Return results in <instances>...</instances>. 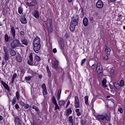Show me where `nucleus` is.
Instances as JSON below:
<instances>
[{
    "label": "nucleus",
    "instance_id": "nucleus-36",
    "mask_svg": "<svg viewBox=\"0 0 125 125\" xmlns=\"http://www.w3.org/2000/svg\"><path fill=\"white\" fill-rule=\"evenodd\" d=\"M4 41L5 42H8V41H9V37H8V35H7V34H5L4 35Z\"/></svg>",
    "mask_w": 125,
    "mask_h": 125
},
{
    "label": "nucleus",
    "instance_id": "nucleus-41",
    "mask_svg": "<svg viewBox=\"0 0 125 125\" xmlns=\"http://www.w3.org/2000/svg\"><path fill=\"white\" fill-rule=\"evenodd\" d=\"M52 103H53L54 105L55 104H57V101H56V99L55 98V97L53 96L52 98Z\"/></svg>",
    "mask_w": 125,
    "mask_h": 125
},
{
    "label": "nucleus",
    "instance_id": "nucleus-47",
    "mask_svg": "<svg viewBox=\"0 0 125 125\" xmlns=\"http://www.w3.org/2000/svg\"><path fill=\"white\" fill-rule=\"evenodd\" d=\"M54 105L55 106V108H54L55 110H60V108L59 107V106H58V104H56Z\"/></svg>",
    "mask_w": 125,
    "mask_h": 125
},
{
    "label": "nucleus",
    "instance_id": "nucleus-59",
    "mask_svg": "<svg viewBox=\"0 0 125 125\" xmlns=\"http://www.w3.org/2000/svg\"><path fill=\"white\" fill-rule=\"evenodd\" d=\"M95 66H96V64H92V65L91 66V68L92 70H95Z\"/></svg>",
    "mask_w": 125,
    "mask_h": 125
},
{
    "label": "nucleus",
    "instance_id": "nucleus-50",
    "mask_svg": "<svg viewBox=\"0 0 125 125\" xmlns=\"http://www.w3.org/2000/svg\"><path fill=\"white\" fill-rule=\"evenodd\" d=\"M23 107L24 109H29V107H30V105H29V104H25Z\"/></svg>",
    "mask_w": 125,
    "mask_h": 125
},
{
    "label": "nucleus",
    "instance_id": "nucleus-58",
    "mask_svg": "<svg viewBox=\"0 0 125 125\" xmlns=\"http://www.w3.org/2000/svg\"><path fill=\"white\" fill-rule=\"evenodd\" d=\"M89 21L90 22H93L94 21V19L93 18V17H89Z\"/></svg>",
    "mask_w": 125,
    "mask_h": 125
},
{
    "label": "nucleus",
    "instance_id": "nucleus-38",
    "mask_svg": "<svg viewBox=\"0 0 125 125\" xmlns=\"http://www.w3.org/2000/svg\"><path fill=\"white\" fill-rule=\"evenodd\" d=\"M64 46H65V44H64V43H61L60 44V49H61V50L62 51V52H64Z\"/></svg>",
    "mask_w": 125,
    "mask_h": 125
},
{
    "label": "nucleus",
    "instance_id": "nucleus-15",
    "mask_svg": "<svg viewBox=\"0 0 125 125\" xmlns=\"http://www.w3.org/2000/svg\"><path fill=\"white\" fill-rule=\"evenodd\" d=\"M73 113V111H72V108L71 107L67 109L66 110V112H65V116L66 117H69L71 114Z\"/></svg>",
    "mask_w": 125,
    "mask_h": 125
},
{
    "label": "nucleus",
    "instance_id": "nucleus-21",
    "mask_svg": "<svg viewBox=\"0 0 125 125\" xmlns=\"http://www.w3.org/2000/svg\"><path fill=\"white\" fill-rule=\"evenodd\" d=\"M21 42L22 44H24V45H25L26 46H28V44H29V42H28V39H26L25 38L21 40Z\"/></svg>",
    "mask_w": 125,
    "mask_h": 125
},
{
    "label": "nucleus",
    "instance_id": "nucleus-23",
    "mask_svg": "<svg viewBox=\"0 0 125 125\" xmlns=\"http://www.w3.org/2000/svg\"><path fill=\"white\" fill-rule=\"evenodd\" d=\"M33 15L36 19L40 18V13H39L38 10H35L33 13Z\"/></svg>",
    "mask_w": 125,
    "mask_h": 125
},
{
    "label": "nucleus",
    "instance_id": "nucleus-29",
    "mask_svg": "<svg viewBox=\"0 0 125 125\" xmlns=\"http://www.w3.org/2000/svg\"><path fill=\"white\" fill-rule=\"evenodd\" d=\"M107 80L106 79H104L102 82V84L103 85V87H104V88H106L107 87Z\"/></svg>",
    "mask_w": 125,
    "mask_h": 125
},
{
    "label": "nucleus",
    "instance_id": "nucleus-32",
    "mask_svg": "<svg viewBox=\"0 0 125 125\" xmlns=\"http://www.w3.org/2000/svg\"><path fill=\"white\" fill-rule=\"evenodd\" d=\"M65 102L64 100H62L59 101V105L60 107L64 106L65 105Z\"/></svg>",
    "mask_w": 125,
    "mask_h": 125
},
{
    "label": "nucleus",
    "instance_id": "nucleus-11",
    "mask_svg": "<svg viewBox=\"0 0 125 125\" xmlns=\"http://www.w3.org/2000/svg\"><path fill=\"white\" fill-rule=\"evenodd\" d=\"M1 84H2L3 86V87L6 89V90H7L8 91H9V86L8 84H7L5 82H3V81H0Z\"/></svg>",
    "mask_w": 125,
    "mask_h": 125
},
{
    "label": "nucleus",
    "instance_id": "nucleus-35",
    "mask_svg": "<svg viewBox=\"0 0 125 125\" xmlns=\"http://www.w3.org/2000/svg\"><path fill=\"white\" fill-rule=\"evenodd\" d=\"M18 13H19V14H22V13H23V7L21 6L18 7Z\"/></svg>",
    "mask_w": 125,
    "mask_h": 125
},
{
    "label": "nucleus",
    "instance_id": "nucleus-53",
    "mask_svg": "<svg viewBox=\"0 0 125 125\" xmlns=\"http://www.w3.org/2000/svg\"><path fill=\"white\" fill-rule=\"evenodd\" d=\"M109 55H104V57H103V59L104 60H108L109 59V57H108Z\"/></svg>",
    "mask_w": 125,
    "mask_h": 125
},
{
    "label": "nucleus",
    "instance_id": "nucleus-13",
    "mask_svg": "<svg viewBox=\"0 0 125 125\" xmlns=\"http://www.w3.org/2000/svg\"><path fill=\"white\" fill-rule=\"evenodd\" d=\"M14 122H15V125H22V123H21L20 118H19V117H15Z\"/></svg>",
    "mask_w": 125,
    "mask_h": 125
},
{
    "label": "nucleus",
    "instance_id": "nucleus-28",
    "mask_svg": "<svg viewBox=\"0 0 125 125\" xmlns=\"http://www.w3.org/2000/svg\"><path fill=\"white\" fill-rule=\"evenodd\" d=\"M46 71L48 74V77L50 79L51 78V71H50V69H49V67L48 65L46 66Z\"/></svg>",
    "mask_w": 125,
    "mask_h": 125
},
{
    "label": "nucleus",
    "instance_id": "nucleus-4",
    "mask_svg": "<svg viewBox=\"0 0 125 125\" xmlns=\"http://www.w3.org/2000/svg\"><path fill=\"white\" fill-rule=\"evenodd\" d=\"M96 72H97L98 74V77L103 75V67H102V64H101V63L98 62L97 63L96 66Z\"/></svg>",
    "mask_w": 125,
    "mask_h": 125
},
{
    "label": "nucleus",
    "instance_id": "nucleus-17",
    "mask_svg": "<svg viewBox=\"0 0 125 125\" xmlns=\"http://www.w3.org/2000/svg\"><path fill=\"white\" fill-rule=\"evenodd\" d=\"M104 52L106 53V55H110V54H111V49L109 47H108V46H105Z\"/></svg>",
    "mask_w": 125,
    "mask_h": 125
},
{
    "label": "nucleus",
    "instance_id": "nucleus-20",
    "mask_svg": "<svg viewBox=\"0 0 125 125\" xmlns=\"http://www.w3.org/2000/svg\"><path fill=\"white\" fill-rule=\"evenodd\" d=\"M10 55H11V56H15V55H16V51L14 50V48H10Z\"/></svg>",
    "mask_w": 125,
    "mask_h": 125
},
{
    "label": "nucleus",
    "instance_id": "nucleus-2",
    "mask_svg": "<svg viewBox=\"0 0 125 125\" xmlns=\"http://www.w3.org/2000/svg\"><path fill=\"white\" fill-rule=\"evenodd\" d=\"M79 25V15H74L71 18L69 30L71 32H74L76 29V26Z\"/></svg>",
    "mask_w": 125,
    "mask_h": 125
},
{
    "label": "nucleus",
    "instance_id": "nucleus-30",
    "mask_svg": "<svg viewBox=\"0 0 125 125\" xmlns=\"http://www.w3.org/2000/svg\"><path fill=\"white\" fill-rule=\"evenodd\" d=\"M17 78V73H14L13 75L12 80H11V83H14V81H15V79Z\"/></svg>",
    "mask_w": 125,
    "mask_h": 125
},
{
    "label": "nucleus",
    "instance_id": "nucleus-43",
    "mask_svg": "<svg viewBox=\"0 0 125 125\" xmlns=\"http://www.w3.org/2000/svg\"><path fill=\"white\" fill-rule=\"evenodd\" d=\"M119 85H120V86L121 87H123V86L125 85V82H124V80H120Z\"/></svg>",
    "mask_w": 125,
    "mask_h": 125
},
{
    "label": "nucleus",
    "instance_id": "nucleus-45",
    "mask_svg": "<svg viewBox=\"0 0 125 125\" xmlns=\"http://www.w3.org/2000/svg\"><path fill=\"white\" fill-rule=\"evenodd\" d=\"M118 110V112H120V114H123L124 113L123 107H119Z\"/></svg>",
    "mask_w": 125,
    "mask_h": 125
},
{
    "label": "nucleus",
    "instance_id": "nucleus-60",
    "mask_svg": "<svg viewBox=\"0 0 125 125\" xmlns=\"http://www.w3.org/2000/svg\"><path fill=\"white\" fill-rule=\"evenodd\" d=\"M20 104L21 105V106H22V107H23L24 106H25V103H24V102L23 101H21L20 102Z\"/></svg>",
    "mask_w": 125,
    "mask_h": 125
},
{
    "label": "nucleus",
    "instance_id": "nucleus-5",
    "mask_svg": "<svg viewBox=\"0 0 125 125\" xmlns=\"http://www.w3.org/2000/svg\"><path fill=\"white\" fill-rule=\"evenodd\" d=\"M34 58L33 57V53H30L29 54V60L27 61V63L30 66H34L35 64H34Z\"/></svg>",
    "mask_w": 125,
    "mask_h": 125
},
{
    "label": "nucleus",
    "instance_id": "nucleus-62",
    "mask_svg": "<svg viewBox=\"0 0 125 125\" xmlns=\"http://www.w3.org/2000/svg\"><path fill=\"white\" fill-rule=\"evenodd\" d=\"M109 87H110V89H114V86L112 85L111 84H109Z\"/></svg>",
    "mask_w": 125,
    "mask_h": 125
},
{
    "label": "nucleus",
    "instance_id": "nucleus-31",
    "mask_svg": "<svg viewBox=\"0 0 125 125\" xmlns=\"http://www.w3.org/2000/svg\"><path fill=\"white\" fill-rule=\"evenodd\" d=\"M68 121L71 125H74V119H73V116H70L68 117Z\"/></svg>",
    "mask_w": 125,
    "mask_h": 125
},
{
    "label": "nucleus",
    "instance_id": "nucleus-19",
    "mask_svg": "<svg viewBox=\"0 0 125 125\" xmlns=\"http://www.w3.org/2000/svg\"><path fill=\"white\" fill-rule=\"evenodd\" d=\"M83 23L84 27H87V25H88V19H87V18H84L83 19Z\"/></svg>",
    "mask_w": 125,
    "mask_h": 125
},
{
    "label": "nucleus",
    "instance_id": "nucleus-6",
    "mask_svg": "<svg viewBox=\"0 0 125 125\" xmlns=\"http://www.w3.org/2000/svg\"><path fill=\"white\" fill-rule=\"evenodd\" d=\"M41 47H42V45L41 44H33V50L34 52H35V53H39L41 50Z\"/></svg>",
    "mask_w": 125,
    "mask_h": 125
},
{
    "label": "nucleus",
    "instance_id": "nucleus-25",
    "mask_svg": "<svg viewBox=\"0 0 125 125\" xmlns=\"http://www.w3.org/2000/svg\"><path fill=\"white\" fill-rule=\"evenodd\" d=\"M4 59L6 63L8 61V60H9V53H6L4 54Z\"/></svg>",
    "mask_w": 125,
    "mask_h": 125
},
{
    "label": "nucleus",
    "instance_id": "nucleus-10",
    "mask_svg": "<svg viewBox=\"0 0 125 125\" xmlns=\"http://www.w3.org/2000/svg\"><path fill=\"white\" fill-rule=\"evenodd\" d=\"M33 44H41V38L39 36H36L33 40Z\"/></svg>",
    "mask_w": 125,
    "mask_h": 125
},
{
    "label": "nucleus",
    "instance_id": "nucleus-64",
    "mask_svg": "<svg viewBox=\"0 0 125 125\" xmlns=\"http://www.w3.org/2000/svg\"><path fill=\"white\" fill-rule=\"evenodd\" d=\"M53 53H56L57 52V49L56 48H54L53 49Z\"/></svg>",
    "mask_w": 125,
    "mask_h": 125
},
{
    "label": "nucleus",
    "instance_id": "nucleus-7",
    "mask_svg": "<svg viewBox=\"0 0 125 125\" xmlns=\"http://www.w3.org/2000/svg\"><path fill=\"white\" fill-rule=\"evenodd\" d=\"M74 106L75 108H80V99L78 96L74 97Z\"/></svg>",
    "mask_w": 125,
    "mask_h": 125
},
{
    "label": "nucleus",
    "instance_id": "nucleus-55",
    "mask_svg": "<svg viewBox=\"0 0 125 125\" xmlns=\"http://www.w3.org/2000/svg\"><path fill=\"white\" fill-rule=\"evenodd\" d=\"M42 88L43 89H46V85H45V83H43L42 85Z\"/></svg>",
    "mask_w": 125,
    "mask_h": 125
},
{
    "label": "nucleus",
    "instance_id": "nucleus-24",
    "mask_svg": "<svg viewBox=\"0 0 125 125\" xmlns=\"http://www.w3.org/2000/svg\"><path fill=\"white\" fill-rule=\"evenodd\" d=\"M20 21L22 24H23L24 25H26V23H27V19L25 17V16L22 17L20 20Z\"/></svg>",
    "mask_w": 125,
    "mask_h": 125
},
{
    "label": "nucleus",
    "instance_id": "nucleus-37",
    "mask_svg": "<svg viewBox=\"0 0 125 125\" xmlns=\"http://www.w3.org/2000/svg\"><path fill=\"white\" fill-rule=\"evenodd\" d=\"M3 50L4 53H8V48L6 46H3Z\"/></svg>",
    "mask_w": 125,
    "mask_h": 125
},
{
    "label": "nucleus",
    "instance_id": "nucleus-63",
    "mask_svg": "<svg viewBox=\"0 0 125 125\" xmlns=\"http://www.w3.org/2000/svg\"><path fill=\"white\" fill-rule=\"evenodd\" d=\"M20 34L21 36L24 37V31H21Z\"/></svg>",
    "mask_w": 125,
    "mask_h": 125
},
{
    "label": "nucleus",
    "instance_id": "nucleus-42",
    "mask_svg": "<svg viewBox=\"0 0 125 125\" xmlns=\"http://www.w3.org/2000/svg\"><path fill=\"white\" fill-rule=\"evenodd\" d=\"M114 74H115V70L114 69V68L112 67L110 69V75L111 76H114Z\"/></svg>",
    "mask_w": 125,
    "mask_h": 125
},
{
    "label": "nucleus",
    "instance_id": "nucleus-26",
    "mask_svg": "<svg viewBox=\"0 0 125 125\" xmlns=\"http://www.w3.org/2000/svg\"><path fill=\"white\" fill-rule=\"evenodd\" d=\"M16 98L18 101H19V99H20V97L21 96L20 95V90L17 91L16 92Z\"/></svg>",
    "mask_w": 125,
    "mask_h": 125
},
{
    "label": "nucleus",
    "instance_id": "nucleus-27",
    "mask_svg": "<svg viewBox=\"0 0 125 125\" xmlns=\"http://www.w3.org/2000/svg\"><path fill=\"white\" fill-rule=\"evenodd\" d=\"M88 96H85L84 97L85 104L86 106H89V103L88 102Z\"/></svg>",
    "mask_w": 125,
    "mask_h": 125
},
{
    "label": "nucleus",
    "instance_id": "nucleus-18",
    "mask_svg": "<svg viewBox=\"0 0 125 125\" xmlns=\"http://www.w3.org/2000/svg\"><path fill=\"white\" fill-rule=\"evenodd\" d=\"M16 61H17V62H19V63H21L22 62V57H21V55L20 54H18L16 56Z\"/></svg>",
    "mask_w": 125,
    "mask_h": 125
},
{
    "label": "nucleus",
    "instance_id": "nucleus-57",
    "mask_svg": "<svg viewBox=\"0 0 125 125\" xmlns=\"http://www.w3.org/2000/svg\"><path fill=\"white\" fill-rule=\"evenodd\" d=\"M81 15L84 16V12L83 11V7L81 8Z\"/></svg>",
    "mask_w": 125,
    "mask_h": 125
},
{
    "label": "nucleus",
    "instance_id": "nucleus-1",
    "mask_svg": "<svg viewBox=\"0 0 125 125\" xmlns=\"http://www.w3.org/2000/svg\"><path fill=\"white\" fill-rule=\"evenodd\" d=\"M96 119L101 124H103L105 121L110 122L111 121V114L107 113L98 114L96 115Z\"/></svg>",
    "mask_w": 125,
    "mask_h": 125
},
{
    "label": "nucleus",
    "instance_id": "nucleus-46",
    "mask_svg": "<svg viewBox=\"0 0 125 125\" xmlns=\"http://www.w3.org/2000/svg\"><path fill=\"white\" fill-rule=\"evenodd\" d=\"M42 94L44 96V95H46L47 94V89H45L42 90Z\"/></svg>",
    "mask_w": 125,
    "mask_h": 125
},
{
    "label": "nucleus",
    "instance_id": "nucleus-34",
    "mask_svg": "<svg viewBox=\"0 0 125 125\" xmlns=\"http://www.w3.org/2000/svg\"><path fill=\"white\" fill-rule=\"evenodd\" d=\"M36 4H37V0H32L30 2V6L31 7L35 6Z\"/></svg>",
    "mask_w": 125,
    "mask_h": 125
},
{
    "label": "nucleus",
    "instance_id": "nucleus-12",
    "mask_svg": "<svg viewBox=\"0 0 125 125\" xmlns=\"http://www.w3.org/2000/svg\"><path fill=\"white\" fill-rule=\"evenodd\" d=\"M10 34H11V36H13V38L15 39L16 31L15 30V28L13 26L11 27Z\"/></svg>",
    "mask_w": 125,
    "mask_h": 125
},
{
    "label": "nucleus",
    "instance_id": "nucleus-40",
    "mask_svg": "<svg viewBox=\"0 0 125 125\" xmlns=\"http://www.w3.org/2000/svg\"><path fill=\"white\" fill-rule=\"evenodd\" d=\"M35 60L36 61H37L38 62L41 61V57L39 56L38 55H36L34 58Z\"/></svg>",
    "mask_w": 125,
    "mask_h": 125
},
{
    "label": "nucleus",
    "instance_id": "nucleus-3",
    "mask_svg": "<svg viewBox=\"0 0 125 125\" xmlns=\"http://www.w3.org/2000/svg\"><path fill=\"white\" fill-rule=\"evenodd\" d=\"M10 46L12 48H16L17 47H24V45L21 44L20 41L15 39L10 43Z\"/></svg>",
    "mask_w": 125,
    "mask_h": 125
},
{
    "label": "nucleus",
    "instance_id": "nucleus-61",
    "mask_svg": "<svg viewBox=\"0 0 125 125\" xmlns=\"http://www.w3.org/2000/svg\"><path fill=\"white\" fill-rule=\"evenodd\" d=\"M69 105H70V100H68L67 102V104L65 106L66 108H68V107L69 106Z\"/></svg>",
    "mask_w": 125,
    "mask_h": 125
},
{
    "label": "nucleus",
    "instance_id": "nucleus-16",
    "mask_svg": "<svg viewBox=\"0 0 125 125\" xmlns=\"http://www.w3.org/2000/svg\"><path fill=\"white\" fill-rule=\"evenodd\" d=\"M32 109H33L34 110H35L36 111V112H37V114L38 116H40V115H41V111L39 109V107H38L37 106L33 105Z\"/></svg>",
    "mask_w": 125,
    "mask_h": 125
},
{
    "label": "nucleus",
    "instance_id": "nucleus-22",
    "mask_svg": "<svg viewBox=\"0 0 125 125\" xmlns=\"http://www.w3.org/2000/svg\"><path fill=\"white\" fill-rule=\"evenodd\" d=\"M114 87H115L116 89H117V90H121V89H122V88H121V85H120V83H119L118 82H115L114 83Z\"/></svg>",
    "mask_w": 125,
    "mask_h": 125
},
{
    "label": "nucleus",
    "instance_id": "nucleus-33",
    "mask_svg": "<svg viewBox=\"0 0 125 125\" xmlns=\"http://www.w3.org/2000/svg\"><path fill=\"white\" fill-rule=\"evenodd\" d=\"M87 122V121L86 120L81 118L80 120V124L82 125H84L86 124Z\"/></svg>",
    "mask_w": 125,
    "mask_h": 125
},
{
    "label": "nucleus",
    "instance_id": "nucleus-48",
    "mask_svg": "<svg viewBox=\"0 0 125 125\" xmlns=\"http://www.w3.org/2000/svg\"><path fill=\"white\" fill-rule=\"evenodd\" d=\"M64 37L66 39H69V38H70V34H69V33L66 32L65 34L64 35Z\"/></svg>",
    "mask_w": 125,
    "mask_h": 125
},
{
    "label": "nucleus",
    "instance_id": "nucleus-14",
    "mask_svg": "<svg viewBox=\"0 0 125 125\" xmlns=\"http://www.w3.org/2000/svg\"><path fill=\"white\" fill-rule=\"evenodd\" d=\"M59 64V62H58V61H55L54 62V65L53 66V68H54L55 71H57L58 69H59V68L58 67Z\"/></svg>",
    "mask_w": 125,
    "mask_h": 125
},
{
    "label": "nucleus",
    "instance_id": "nucleus-39",
    "mask_svg": "<svg viewBox=\"0 0 125 125\" xmlns=\"http://www.w3.org/2000/svg\"><path fill=\"white\" fill-rule=\"evenodd\" d=\"M17 100V99H16V97H14L12 100V106H14V105H15V104H16V100Z\"/></svg>",
    "mask_w": 125,
    "mask_h": 125
},
{
    "label": "nucleus",
    "instance_id": "nucleus-54",
    "mask_svg": "<svg viewBox=\"0 0 125 125\" xmlns=\"http://www.w3.org/2000/svg\"><path fill=\"white\" fill-rule=\"evenodd\" d=\"M85 61H86V59H83L82 60V61H81V65H82V66H83V64H84V63H85Z\"/></svg>",
    "mask_w": 125,
    "mask_h": 125
},
{
    "label": "nucleus",
    "instance_id": "nucleus-44",
    "mask_svg": "<svg viewBox=\"0 0 125 125\" xmlns=\"http://www.w3.org/2000/svg\"><path fill=\"white\" fill-rule=\"evenodd\" d=\"M33 78V76H28L25 77V81H31V79Z\"/></svg>",
    "mask_w": 125,
    "mask_h": 125
},
{
    "label": "nucleus",
    "instance_id": "nucleus-52",
    "mask_svg": "<svg viewBox=\"0 0 125 125\" xmlns=\"http://www.w3.org/2000/svg\"><path fill=\"white\" fill-rule=\"evenodd\" d=\"M60 98H61V94L57 93V100H60Z\"/></svg>",
    "mask_w": 125,
    "mask_h": 125
},
{
    "label": "nucleus",
    "instance_id": "nucleus-9",
    "mask_svg": "<svg viewBox=\"0 0 125 125\" xmlns=\"http://www.w3.org/2000/svg\"><path fill=\"white\" fill-rule=\"evenodd\" d=\"M45 24L46 26L49 24V28H52V19L50 18L47 19L46 21H45Z\"/></svg>",
    "mask_w": 125,
    "mask_h": 125
},
{
    "label": "nucleus",
    "instance_id": "nucleus-8",
    "mask_svg": "<svg viewBox=\"0 0 125 125\" xmlns=\"http://www.w3.org/2000/svg\"><path fill=\"white\" fill-rule=\"evenodd\" d=\"M103 6H104V3H103V1H102V0H98L96 3V8H103Z\"/></svg>",
    "mask_w": 125,
    "mask_h": 125
},
{
    "label": "nucleus",
    "instance_id": "nucleus-49",
    "mask_svg": "<svg viewBox=\"0 0 125 125\" xmlns=\"http://www.w3.org/2000/svg\"><path fill=\"white\" fill-rule=\"evenodd\" d=\"M98 15H99V14L97 12H96L94 13V16L95 17H96V19H97V20L98 19V18H99Z\"/></svg>",
    "mask_w": 125,
    "mask_h": 125
},
{
    "label": "nucleus",
    "instance_id": "nucleus-51",
    "mask_svg": "<svg viewBox=\"0 0 125 125\" xmlns=\"http://www.w3.org/2000/svg\"><path fill=\"white\" fill-rule=\"evenodd\" d=\"M15 108L16 110H19L20 108V106H19V104H16L15 105Z\"/></svg>",
    "mask_w": 125,
    "mask_h": 125
},
{
    "label": "nucleus",
    "instance_id": "nucleus-56",
    "mask_svg": "<svg viewBox=\"0 0 125 125\" xmlns=\"http://www.w3.org/2000/svg\"><path fill=\"white\" fill-rule=\"evenodd\" d=\"M21 73L24 76L25 74V69L24 68H21Z\"/></svg>",
    "mask_w": 125,
    "mask_h": 125
}]
</instances>
